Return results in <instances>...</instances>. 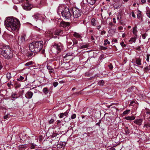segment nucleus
<instances>
[{
  "instance_id": "8",
  "label": "nucleus",
  "mask_w": 150,
  "mask_h": 150,
  "mask_svg": "<svg viewBox=\"0 0 150 150\" xmlns=\"http://www.w3.org/2000/svg\"><path fill=\"white\" fill-rule=\"evenodd\" d=\"M70 23L68 22H65L62 20L60 23V25L61 27L65 28L68 30L70 27Z\"/></svg>"
},
{
  "instance_id": "29",
  "label": "nucleus",
  "mask_w": 150,
  "mask_h": 150,
  "mask_svg": "<svg viewBox=\"0 0 150 150\" xmlns=\"http://www.w3.org/2000/svg\"><path fill=\"white\" fill-rule=\"evenodd\" d=\"M89 46L88 44H86L85 45H83L81 47L80 49H82L88 48Z\"/></svg>"
},
{
  "instance_id": "31",
  "label": "nucleus",
  "mask_w": 150,
  "mask_h": 150,
  "mask_svg": "<svg viewBox=\"0 0 150 150\" xmlns=\"http://www.w3.org/2000/svg\"><path fill=\"white\" fill-rule=\"evenodd\" d=\"M17 94L16 93H13L11 95V97L13 98H18L19 97L17 96Z\"/></svg>"
},
{
  "instance_id": "48",
  "label": "nucleus",
  "mask_w": 150,
  "mask_h": 150,
  "mask_svg": "<svg viewBox=\"0 0 150 150\" xmlns=\"http://www.w3.org/2000/svg\"><path fill=\"white\" fill-rule=\"evenodd\" d=\"M47 69L49 70H51L53 69L52 68V67L49 65H47Z\"/></svg>"
},
{
  "instance_id": "6",
  "label": "nucleus",
  "mask_w": 150,
  "mask_h": 150,
  "mask_svg": "<svg viewBox=\"0 0 150 150\" xmlns=\"http://www.w3.org/2000/svg\"><path fill=\"white\" fill-rule=\"evenodd\" d=\"M19 2H22L23 8L26 10H30L31 9V5L29 3L28 0H17Z\"/></svg>"
},
{
  "instance_id": "18",
  "label": "nucleus",
  "mask_w": 150,
  "mask_h": 150,
  "mask_svg": "<svg viewBox=\"0 0 150 150\" xmlns=\"http://www.w3.org/2000/svg\"><path fill=\"white\" fill-rule=\"evenodd\" d=\"M136 63L138 65H142L141 59L139 57L136 59Z\"/></svg>"
},
{
  "instance_id": "60",
  "label": "nucleus",
  "mask_w": 150,
  "mask_h": 150,
  "mask_svg": "<svg viewBox=\"0 0 150 150\" xmlns=\"http://www.w3.org/2000/svg\"><path fill=\"white\" fill-rule=\"evenodd\" d=\"M105 31L104 30L102 31L101 32V35H103V34H105Z\"/></svg>"
},
{
  "instance_id": "40",
  "label": "nucleus",
  "mask_w": 150,
  "mask_h": 150,
  "mask_svg": "<svg viewBox=\"0 0 150 150\" xmlns=\"http://www.w3.org/2000/svg\"><path fill=\"white\" fill-rule=\"evenodd\" d=\"M146 14L147 16L150 18V11L149 10H148L146 11Z\"/></svg>"
},
{
  "instance_id": "34",
  "label": "nucleus",
  "mask_w": 150,
  "mask_h": 150,
  "mask_svg": "<svg viewBox=\"0 0 150 150\" xmlns=\"http://www.w3.org/2000/svg\"><path fill=\"white\" fill-rule=\"evenodd\" d=\"M141 12H142L141 11H140L139 10H138V13L137 15L138 18L139 19L141 17V16H142Z\"/></svg>"
},
{
  "instance_id": "33",
  "label": "nucleus",
  "mask_w": 150,
  "mask_h": 150,
  "mask_svg": "<svg viewBox=\"0 0 150 150\" xmlns=\"http://www.w3.org/2000/svg\"><path fill=\"white\" fill-rule=\"evenodd\" d=\"M42 91L45 94H47L48 93L47 88V87L44 88L43 89Z\"/></svg>"
},
{
  "instance_id": "15",
  "label": "nucleus",
  "mask_w": 150,
  "mask_h": 150,
  "mask_svg": "<svg viewBox=\"0 0 150 150\" xmlns=\"http://www.w3.org/2000/svg\"><path fill=\"white\" fill-rule=\"evenodd\" d=\"M142 121L143 120L142 119H137L135 120L134 122L135 123L138 125H140L142 124Z\"/></svg>"
},
{
  "instance_id": "14",
  "label": "nucleus",
  "mask_w": 150,
  "mask_h": 150,
  "mask_svg": "<svg viewBox=\"0 0 150 150\" xmlns=\"http://www.w3.org/2000/svg\"><path fill=\"white\" fill-rule=\"evenodd\" d=\"M29 147L32 149H36L37 148L36 145L33 143H30L29 144Z\"/></svg>"
},
{
  "instance_id": "62",
  "label": "nucleus",
  "mask_w": 150,
  "mask_h": 150,
  "mask_svg": "<svg viewBox=\"0 0 150 150\" xmlns=\"http://www.w3.org/2000/svg\"><path fill=\"white\" fill-rule=\"evenodd\" d=\"M101 120H100L96 124V125H97L98 124H99L101 123Z\"/></svg>"
},
{
  "instance_id": "20",
  "label": "nucleus",
  "mask_w": 150,
  "mask_h": 150,
  "mask_svg": "<svg viewBox=\"0 0 150 150\" xmlns=\"http://www.w3.org/2000/svg\"><path fill=\"white\" fill-rule=\"evenodd\" d=\"M71 40L73 42V45H72V46H74V47L76 46V45L78 43V40L75 38H73Z\"/></svg>"
},
{
  "instance_id": "5",
  "label": "nucleus",
  "mask_w": 150,
  "mask_h": 150,
  "mask_svg": "<svg viewBox=\"0 0 150 150\" xmlns=\"http://www.w3.org/2000/svg\"><path fill=\"white\" fill-rule=\"evenodd\" d=\"M54 30L51 29L45 32V37L46 38H48L47 40H49L50 39L54 38H56L57 36H55L54 34Z\"/></svg>"
},
{
  "instance_id": "23",
  "label": "nucleus",
  "mask_w": 150,
  "mask_h": 150,
  "mask_svg": "<svg viewBox=\"0 0 150 150\" xmlns=\"http://www.w3.org/2000/svg\"><path fill=\"white\" fill-rule=\"evenodd\" d=\"M137 36H134L133 37H132L131 38L130 40H129V42H135L137 39Z\"/></svg>"
},
{
  "instance_id": "61",
  "label": "nucleus",
  "mask_w": 150,
  "mask_h": 150,
  "mask_svg": "<svg viewBox=\"0 0 150 150\" xmlns=\"http://www.w3.org/2000/svg\"><path fill=\"white\" fill-rule=\"evenodd\" d=\"M135 102V101H132L130 103V105H133V104Z\"/></svg>"
},
{
  "instance_id": "35",
  "label": "nucleus",
  "mask_w": 150,
  "mask_h": 150,
  "mask_svg": "<svg viewBox=\"0 0 150 150\" xmlns=\"http://www.w3.org/2000/svg\"><path fill=\"white\" fill-rule=\"evenodd\" d=\"M104 83V81L103 80H101L98 82V84L100 86H103Z\"/></svg>"
},
{
  "instance_id": "27",
  "label": "nucleus",
  "mask_w": 150,
  "mask_h": 150,
  "mask_svg": "<svg viewBox=\"0 0 150 150\" xmlns=\"http://www.w3.org/2000/svg\"><path fill=\"white\" fill-rule=\"evenodd\" d=\"M3 68V64L0 62V73H2L4 71Z\"/></svg>"
},
{
  "instance_id": "39",
  "label": "nucleus",
  "mask_w": 150,
  "mask_h": 150,
  "mask_svg": "<svg viewBox=\"0 0 150 150\" xmlns=\"http://www.w3.org/2000/svg\"><path fill=\"white\" fill-rule=\"evenodd\" d=\"M120 44L122 47H125L126 46V45L125 44H124V43L123 41L121 42L120 43Z\"/></svg>"
},
{
  "instance_id": "43",
  "label": "nucleus",
  "mask_w": 150,
  "mask_h": 150,
  "mask_svg": "<svg viewBox=\"0 0 150 150\" xmlns=\"http://www.w3.org/2000/svg\"><path fill=\"white\" fill-rule=\"evenodd\" d=\"M100 50H106L107 49V47H103V46H100Z\"/></svg>"
},
{
  "instance_id": "49",
  "label": "nucleus",
  "mask_w": 150,
  "mask_h": 150,
  "mask_svg": "<svg viewBox=\"0 0 150 150\" xmlns=\"http://www.w3.org/2000/svg\"><path fill=\"white\" fill-rule=\"evenodd\" d=\"M76 117V115L75 114H73L71 116V118L72 119H74Z\"/></svg>"
},
{
  "instance_id": "64",
  "label": "nucleus",
  "mask_w": 150,
  "mask_h": 150,
  "mask_svg": "<svg viewBox=\"0 0 150 150\" xmlns=\"http://www.w3.org/2000/svg\"><path fill=\"white\" fill-rule=\"evenodd\" d=\"M146 115H150V112H146Z\"/></svg>"
},
{
  "instance_id": "9",
  "label": "nucleus",
  "mask_w": 150,
  "mask_h": 150,
  "mask_svg": "<svg viewBox=\"0 0 150 150\" xmlns=\"http://www.w3.org/2000/svg\"><path fill=\"white\" fill-rule=\"evenodd\" d=\"M53 46L57 50V54H59V53L61 52L62 49V45L60 43H58V44L54 43V45H53Z\"/></svg>"
},
{
  "instance_id": "57",
  "label": "nucleus",
  "mask_w": 150,
  "mask_h": 150,
  "mask_svg": "<svg viewBox=\"0 0 150 150\" xmlns=\"http://www.w3.org/2000/svg\"><path fill=\"white\" fill-rule=\"evenodd\" d=\"M146 34L145 33V34H144L142 35V38H143L144 39H145L146 37Z\"/></svg>"
},
{
  "instance_id": "46",
  "label": "nucleus",
  "mask_w": 150,
  "mask_h": 150,
  "mask_svg": "<svg viewBox=\"0 0 150 150\" xmlns=\"http://www.w3.org/2000/svg\"><path fill=\"white\" fill-rule=\"evenodd\" d=\"M69 111L68 110H67L65 112L63 113L64 116H67L69 112Z\"/></svg>"
},
{
  "instance_id": "37",
  "label": "nucleus",
  "mask_w": 150,
  "mask_h": 150,
  "mask_svg": "<svg viewBox=\"0 0 150 150\" xmlns=\"http://www.w3.org/2000/svg\"><path fill=\"white\" fill-rule=\"evenodd\" d=\"M125 131L126 134H128L129 133V129H128V127H126L125 129Z\"/></svg>"
},
{
  "instance_id": "55",
  "label": "nucleus",
  "mask_w": 150,
  "mask_h": 150,
  "mask_svg": "<svg viewBox=\"0 0 150 150\" xmlns=\"http://www.w3.org/2000/svg\"><path fill=\"white\" fill-rule=\"evenodd\" d=\"M8 118V114H7L4 117V119H6L7 118Z\"/></svg>"
},
{
  "instance_id": "26",
  "label": "nucleus",
  "mask_w": 150,
  "mask_h": 150,
  "mask_svg": "<svg viewBox=\"0 0 150 150\" xmlns=\"http://www.w3.org/2000/svg\"><path fill=\"white\" fill-rule=\"evenodd\" d=\"M91 23L92 25L95 26L96 25V20L94 18H93L91 20Z\"/></svg>"
},
{
  "instance_id": "56",
  "label": "nucleus",
  "mask_w": 150,
  "mask_h": 150,
  "mask_svg": "<svg viewBox=\"0 0 150 150\" xmlns=\"http://www.w3.org/2000/svg\"><path fill=\"white\" fill-rule=\"evenodd\" d=\"M40 16V14H38V15H35V19H37L36 21L37 20V18H38Z\"/></svg>"
},
{
  "instance_id": "7",
  "label": "nucleus",
  "mask_w": 150,
  "mask_h": 150,
  "mask_svg": "<svg viewBox=\"0 0 150 150\" xmlns=\"http://www.w3.org/2000/svg\"><path fill=\"white\" fill-rule=\"evenodd\" d=\"M72 11L74 17L76 18L81 16L82 13L81 11L78 8H72Z\"/></svg>"
},
{
  "instance_id": "19",
  "label": "nucleus",
  "mask_w": 150,
  "mask_h": 150,
  "mask_svg": "<svg viewBox=\"0 0 150 150\" xmlns=\"http://www.w3.org/2000/svg\"><path fill=\"white\" fill-rule=\"evenodd\" d=\"M88 3L91 5L95 4L97 0H86Z\"/></svg>"
},
{
  "instance_id": "2",
  "label": "nucleus",
  "mask_w": 150,
  "mask_h": 150,
  "mask_svg": "<svg viewBox=\"0 0 150 150\" xmlns=\"http://www.w3.org/2000/svg\"><path fill=\"white\" fill-rule=\"evenodd\" d=\"M0 54L7 60L12 59L14 55L12 49L9 46L5 44L0 47Z\"/></svg>"
},
{
  "instance_id": "42",
  "label": "nucleus",
  "mask_w": 150,
  "mask_h": 150,
  "mask_svg": "<svg viewBox=\"0 0 150 150\" xmlns=\"http://www.w3.org/2000/svg\"><path fill=\"white\" fill-rule=\"evenodd\" d=\"M108 67H109V69L111 70H112L113 68V66H112V64L111 63L109 64L108 65Z\"/></svg>"
},
{
  "instance_id": "4",
  "label": "nucleus",
  "mask_w": 150,
  "mask_h": 150,
  "mask_svg": "<svg viewBox=\"0 0 150 150\" xmlns=\"http://www.w3.org/2000/svg\"><path fill=\"white\" fill-rule=\"evenodd\" d=\"M71 12L72 8L70 9L67 7H66L62 11L61 14L63 17L64 18L69 19L72 16Z\"/></svg>"
},
{
  "instance_id": "21",
  "label": "nucleus",
  "mask_w": 150,
  "mask_h": 150,
  "mask_svg": "<svg viewBox=\"0 0 150 150\" xmlns=\"http://www.w3.org/2000/svg\"><path fill=\"white\" fill-rule=\"evenodd\" d=\"M135 117L134 116H127L125 117V119L127 120H132L135 119Z\"/></svg>"
},
{
  "instance_id": "44",
  "label": "nucleus",
  "mask_w": 150,
  "mask_h": 150,
  "mask_svg": "<svg viewBox=\"0 0 150 150\" xmlns=\"http://www.w3.org/2000/svg\"><path fill=\"white\" fill-rule=\"evenodd\" d=\"M57 135V134L53 132V133H52V134L51 136V137L52 138H54L55 137H56Z\"/></svg>"
},
{
  "instance_id": "41",
  "label": "nucleus",
  "mask_w": 150,
  "mask_h": 150,
  "mask_svg": "<svg viewBox=\"0 0 150 150\" xmlns=\"http://www.w3.org/2000/svg\"><path fill=\"white\" fill-rule=\"evenodd\" d=\"M24 79V78L22 76H21L19 78L17 79V80L19 81H23Z\"/></svg>"
},
{
  "instance_id": "59",
  "label": "nucleus",
  "mask_w": 150,
  "mask_h": 150,
  "mask_svg": "<svg viewBox=\"0 0 150 150\" xmlns=\"http://www.w3.org/2000/svg\"><path fill=\"white\" fill-rule=\"evenodd\" d=\"M132 87H131L130 88H129L128 89V90H127L128 91V92H131V90L132 89Z\"/></svg>"
},
{
  "instance_id": "51",
  "label": "nucleus",
  "mask_w": 150,
  "mask_h": 150,
  "mask_svg": "<svg viewBox=\"0 0 150 150\" xmlns=\"http://www.w3.org/2000/svg\"><path fill=\"white\" fill-rule=\"evenodd\" d=\"M131 13H132V16L133 17L135 18L136 17V16L134 14V12L133 11H132L131 12Z\"/></svg>"
},
{
  "instance_id": "12",
  "label": "nucleus",
  "mask_w": 150,
  "mask_h": 150,
  "mask_svg": "<svg viewBox=\"0 0 150 150\" xmlns=\"http://www.w3.org/2000/svg\"><path fill=\"white\" fill-rule=\"evenodd\" d=\"M33 95V93L30 91H28L25 95V97L27 99L31 98Z\"/></svg>"
},
{
  "instance_id": "38",
  "label": "nucleus",
  "mask_w": 150,
  "mask_h": 150,
  "mask_svg": "<svg viewBox=\"0 0 150 150\" xmlns=\"http://www.w3.org/2000/svg\"><path fill=\"white\" fill-rule=\"evenodd\" d=\"M130 112V110H127L125 111H124L123 113V115H127Z\"/></svg>"
},
{
  "instance_id": "10",
  "label": "nucleus",
  "mask_w": 150,
  "mask_h": 150,
  "mask_svg": "<svg viewBox=\"0 0 150 150\" xmlns=\"http://www.w3.org/2000/svg\"><path fill=\"white\" fill-rule=\"evenodd\" d=\"M25 35H21V37H20L18 38V44L19 45H23L24 42L25 41Z\"/></svg>"
},
{
  "instance_id": "11",
  "label": "nucleus",
  "mask_w": 150,
  "mask_h": 150,
  "mask_svg": "<svg viewBox=\"0 0 150 150\" xmlns=\"http://www.w3.org/2000/svg\"><path fill=\"white\" fill-rule=\"evenodd\" d=\"M54 34L55 35H62L64 33L63 31L61 29H58L55 30H54Z\"/></svg>"
},
{
  "instance_id": "28",
  "label": "nucleus",
  "mask_w": 150,
  "mask_h": 150,
  "mask_svg": "<svg viewBox=\"0 0 150 150\" xmlns=\"http://www.w3.org/2000/svg\"><path fill=\"white\" fill-rule=\"evenodd\" d=\"M73 36L77 38H79L81 37V35L79 33L76 32L74 33Z\"/></svg>"
},
{
  "instance_id": "32",
  "label": "nucleus",
  "mask_w": 150,
  "mask_h": 150,
  "mask_svg": "<svg viewBox=\"0 0 150 150\" xmlns=\"http://www.w3.org/2000/svg\"><path fill=\"white\" fill-rule=\"evenodd\" d=\"M149 70H150V69L149 68V67L148 66H147L144 68V72L146 73H148Z\"/></svg>"
},
{
  "instance_id": "16",
  "label": "nucleus",
  "mask_w": 150,
  "mask_h": 150,
  "mask_svg": "<svg viewBox=\"0 0 150 150\" xmlns=\"http://www.w3.org/2000/svg\"><path fill=\"white\" fill-rule=\"evenodd\" d=\"M30 52H28L27 54V55L28 58H31V57H33L34 56L36 53H34L32 51H30Z\"/></svg>"
},
{
  "instance_id": "54",
  "label": "nucleus",
  "mask_w": 150,
  "mask_h": 150,
  "mask_svg": "<svg viewBox=\"0 0 150 150\" xmlns=\"http://www.w3.org/2000/svg\"><path fill=\"white\" fill-rule=\"evenodd\" d=\"M104 54H102L101 55L100 57H99V59H100V60H101L102 59L104 58Z\"/></svg>"
},
{
  "instance_id": "45",
  "label": "nucleus",
  "mask_w": 150,
  "mask_h": 150,
  "mask_svg": "<svg viewBox=\"0 0 150 150\" xmlns=\"http://www.w3.org/2000/svg\"><path fill=\"white\" fill-rule=\"evenodd\" d=\"M53 84L54 87H56L58 84V82H55L53 83Z\"/></svg>"
},
{
  "instance_id": "24",
  "label": "nucleus",
  "mask_w": 150,
  "mask_h": 150,
  "mask_svg": "<svg viewBox=\"0 0 150 150\" xmlns=\"http://www.w3.org/2000/svg\"><path fill=\"white\" fill-rule=\"evenodd\" d=\"M67 44L68 47H69V48L72 49L74 47V46H72V45H73V42L71 41L67 42Z\"/></svg>"
},
{
  "instance_id": "30",
  "label": "nucleus",
  "mask_w": 150,
  "mask_h": 150,
  "mask_svg": "<svg viewBox=\"0 0 150 150\" xmlns=\"http://www.w3.org/2000/svg\"><path fill=\"white\" fill-rule=\"evenodd\" d=\"M33 63H34L33 61H31L27 62L25 64V65L26 66H29L33 64Z\"/></svg>"
},
{
  "instance_id": "47",
  "label": "nucleus",
  "mask_w": 150,
  "mask_h": 150,
  "mask_svg": "<svg viewBox=\"0 0 150 150\" xmlns=\"http://www.w3.org/2000/svg\"><path fill=\"white\" fill-rule=\"evenodd\" d=\"M59 117L60 118H62L63 117L64 115L63 113H61L59 115Z\"/></svg>"
},
{
  "instance_id": "17",
  "label": "nucleus",
  "mask_w": 150,
  "mask_h": 150,
  "mask_svg": "<svg viewBox=\"0 0 150 150\" xmlns=\"http://www.w3.org/2000/svg\"><path fill=\"white\" fill-rule=\"evenodd\" d=\"M80 5L81 8H82L83 9H85L86 8L87 6V4L85 3L83 1H82Z\"/></svg>"
},
{
  "instance_id": "25",
  "label": "nucleus",
  "mask_w": 150,
  "mask_h": 150,
  "mask_svg": "<svg viewBox=\"0 0 150 150\" xmlns=\"http://www.w3.org/2000/svg\"><path fill=\"white\" fill-rule=\"evenodd\" d=\"M137 26H135V27H134L133 28V33L134 34V36L136 35L137 36Z\"/></svg>"
},
{
  "instance_id": "22",
  "label": "nucleus",
  "mask_w": 150,
  "mask_h": 150,
  "mask_svg": "<svg viewBox=\"0 0 150 150\" xmlns=\"http://www.w3.org/2000/svg\"><path fill=\"white\" fill-rule=\"evenodd\" d=\"M81 94V91H80L78 92H76L72 93L71 95V96L72 97H74V96H78L80 94Z\"/></svg>"
},
{
  "instance_id": "63",
  "label": "nucleus",
  "mask_w": 150,
  "mask_h": 150,
  "mask_svg": "<svg viewBox=\"0 0 150 150\" xmlns=\"http://www.w3.org/2000/svg\"><path fill=\"white\" fill-rule=\"evenodd\" d=\"M91 40H94V38L93 36H92V35L91 36Z\"/></svg>"
},
{
  "instance_id": "1",
  "label": "nucleus",
  "mask_w": 150,
  "mask_h": 150,
  "mask_svg": "<svg viewBox=\"0 0 150 150\" xmlns=\"http://www.w3.org/2000/svg\"><path fill=\"white\" fill-rule=\"evenodd\" d=\"M5 26L10 31L18 30L21 24L19 21L14 17H8L4 22Z\"/></svg>"
},
{
  "instance_id": "53",
  "label": "nucleus",
  "mask_w": 150,
  "mask_h": 150,
  "mask_svg": "<svg viewBox=\"0 0 150 150\" xmlns=\"http://www.w3.org/2000/svg\"><path fill=\"white\" fill-rule=\"evenodd\" d=\"M67 119V117H66L64 118V121L65 122H68L69 121V120L68 119Z\"/></svg>"
},
{
  "instance_id": "52",
  "label": "nucleus",
  "mask_w": 150,
  "mask_h": 150,
  "mask_svg": "<svg viewBox=\"0 0 150 150\" xmlns=\"http://www.w3.org/2000/svg\"><path fill=\"white\" fill-rule=\"evenodd\" d=\"M54 122V120L53 119H51L49 121V123L50 124H52Z\"/></svg>"
},
{
  "instance_id": "3",
  "label": "nucleus",
  "mask_w": 150,
  "mask_h": 150,
  "mask_svg": "<svg viewBox=\"0 0 150 150\" xmlns=\"http://www.w3.org/2000/svg\"><path fill=\"white\" fill-rule=\"evenodd\" d=\"M43 46V41H42L33 42L29 45V50L35 53H37L41 51V54H45V50L42 49Z\"/></svg>"
},
{
  "instance_id": "36",
  "label": "nucleus",
  "mask_w": 150,
  "mask_h": 150,
  "mask_svg": "<svg viewBox=\"0 0 150 150\" xmlns=\"http://www.w3.org/2000/svg\"><path fill=\"white\" fill-rule=\"evenodd\" d=\"M11 74L9 72H8L6 74V78L9 80L11 78Z\"/></svg>"
},
{
  "instance_id": "58",
  "label": "nucleus",
  "mask_w": 150,
  "mask_h": 150,
  "mask_svg": "<svg viewBox=\"0 0 150 150\" xmlns=\"http://www.w3.org/2000/svg\"><path fill=\"white\" fill-rule=\"evenodd\" d=\"M136 50L139 51L141 50V47L140 46H138L137 48H136Z\"/></svg>"
},
{
  "instance_id": "50",
  "label": "nucleus",
  "mask_w": 150,
  "mask_h": 150,
  "mask_svg": "<svg viewBox=\"0 0 150 150\" xmlns=\"http://www.w3.org/2000/svg\"><path fill=\"white\" fill-rule=\"evenodd\" d=\"M149 56H150V55H149L148 54H147L146 60V61L148 62H149Z\"/></svg>"
},
{
  "instance_id": "13",
  "label": "nucleus",
  "mask_w": 150,
  "mask_h": 150,
  "mask_svg": "<svg viewBox=\"0 0 150 150\" xmlns=\"http://www.w3.org/2000/svg\"><path fill=\"white\" fill-rule=\"evenodd\" d=\"M66 7L63 5H61L58 6L57 10V12L58 14H59L61 13L62 11Z\"/></svg>"
}]
</instances>
